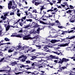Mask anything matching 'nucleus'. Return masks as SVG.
<instances>
[{"label": "nucleus", "instance_id": "obj_1", "mask_svg": "<svg viewBox=\"0 0 75 75\" xmlns=\"http://www.w3.org/2000/svg\"><path fill=\"white\" fill-rule=\"evenodd\" d=\"M4 16L2 15L1 17V18H2L3 20L1 21H0V23H6V24H9L8 19L7 18V17H6L7 16V13H4Z\"/></svg>", "mask_w": 75, "mask_h": 75}, {"label": "nucleus", "instance_id": "obj_2", "mask_svg": "<svg viewBox=\"0 0 75 75\" xmlns=\"http://www.w3.org/2000/svg\"><path fill=\"white\" fill-rule=\"evenodd\" d=\"M62 42H68V43H65V44L60 45H59L60 47H66V46H68V45L70 43V40H67V41H65L66 39H62Z\"/></svg>", "mask_w": 75, "mask_h": 75}, {"label": "nucleus", "instance_id": "obj_3", "mask_svg": "<svg viewBox=\"0 0 75 75\" xmlns=\"http://www.w3.org/2000/svg\"><path fill=\"white\" fill-rule=\"evenodd\" d=\"M69 18H70L69 21L70 23H74L75 21V15H72L71 14L69 17Z\"/></svg>", "mask_w": 75, "mask_h": 75}, {"label": "nucleus", "instance_id": "obj_4", "mask_svg": "<svg viewBox=\"0 0 75 75\" xmlns=\"http://www.w3.org/2000/svg\"><path fill=\"white\" fill-rule=\"evenodd\" d=\"M17 23V22H16V23H15L13 25H15L14 27H13V26L11 25H8L7 26L6 28V31H8V30L10 29V27H13V28H14V27H16V28H18V26H17V25L16 24Z\"/></svg>", "mask_w": 75, "mask_h": 75}, {"label": "nucleus", "instance_id": "obj_5", "mask_svg": "<svg viewBox=\"0 0 75 75\" xmlns=\"http://www.w3.org/2000/svg\"><path fill=\"white\" fill-rule=\"evenodd\" d=\"M40 28H38L37 30V31H34V30H32L30 31L29 33L30 34H35V33H38V34H40Z\"/></svg>", "mask_w": 75, "mask_h": 75}, {"label": "nucleus", "instance_id": "obj_6", "mask_svg": "<svg viewBox=\"0 0 75 75\" xmlns=\"http://www.w3.org/2000/svg\"><path fill=\"white\" fill-rule=\"evenodd\" d=\"M18 66L20 67V68H21V69L22 68V67L25 68L26 69H30V68H29V66H28V65L25 66L23 64H18Z\"/></svg>", "mask_w": 75, "mask_h": 75}, {"label": "nucleus", "instance_id": "obj_7", "mask_svg": "<svg viewBox=\"0 0 75 75\" xmlns=\"http://www.w3.org/2000/svg\"><path fill=\"white\" fill-rule=\"evenodd\" d=\"M63 32L62 33V35H64V34H65V33H74V32H73L74 31V30H70V31H69L68 32H67V31H63Z\"/></svg>", "mask_w": 75, "mask_h": 75}, {"label": "nucleus", "instance_id": "obj_8", "mask_svg": "<svg viewBox=\"0 0 75 75\" xmlns=\"http://www.w3.org/2000/svg\"><path fill=\"white\" fill-rule=\"evenodd\" d=\"M50 48V46L48 45H46L45 46L44 48L43 49L45 50H46V52H50V50L48 49V48Z\"/></svg>", "mask_w": 75, "mask_h": 75}, {"label": "nucleus", "instance_id": "obj_9", "mask_svg": "<svg viewBox=\"0 0 75 75\" xmlns=\"http://www.w3.org/2000/svg\"><path fill=\"white\" fill-rule=\"evenodd\" d=\"M30 27H31V25H30V24H29L27 25H25L24 26V28L29 30V29H30Z\"/></svg>", "mask_w": 75, "mask_h": 75}, {"label": "nucleus", "instance_id": "obj_10", "mask_svg": "<svg viewBox=\"0 0 75 75\" xmlns=\"http://www.w3.org/2000/svg\"><path fill=\"white\" fill-rule=\"evenodd\" d=\"M36 54H37L36 57H38V56H39L40 55H46V53L42 52H36Z\"/></svg>", "mask_w": 75, "mask_h": 75}, {"label": "nucleus", "instance_id": "obj_11", "mask_svg": "<svg viewBox=\"0 0 75 75\" xmlns=\"http://www.w3.org/2000/svg\"><path fill=\"white\" fill-rule=\"evenodd\" d=\"M59 40H52L50 41V42L54 44V43H55V42H59Z\"/></svg>", "mask_w": 75, "mask_h": 75}, {"label": "nucleus", "instance_id": "obj_12", "mask_svg": "<svg viewBox=\"0 0 75 75\" xmlns=\"http://www.w3.org/2000/svg\"><path fill=\"white\" fill-rule=\"evenodd\" d=\"M62 61L63 62H67L69 61L70 60L69 59H67L66 58H63L62 59Z\"/></svg>", "mask_w": 75, "mask_h": 75}, {"label": "nucleus", "instance_id": "obj_13", "mask_svg": "<svg viewBox=\"0 0 75 75\" xmlns=\"http://www.w3.org/2000/svg\"><path fill=\"white\" fill-rule=\"evenodd\" d=\"M12 6V1H10L9 2V3L8 4V9H10L11 8V6Z\"/></svg>", "mask_w": 75, "mask_h": 75}, {"label": "nucleus", "instance_id": "obj_14", "mask_svg": "<svg viewBox=\"0 0 75 75\" xmlns=\"http://www.w3.org/2000/svg\"><path fill=\"white\" fill-rule=\"evenodd\" d=\"M11 71L10 70H0V72H7V73H8V72H10Z\"/></svg>", "mask_w": 75, "mask_h": 75}, {"label": "nucleus", "instance_id": "obj_15", "mask_svg": "<svg viewBox=\"0 0 75 75\" xmlns=\"http://www.w3.org/2000/svg\"><path fill=\"white\" fill-rule=\"evenodd\" d=\"M59 52H52L54 53V54H57V55H59L60 54H62V53L60 52V51H59Z\"/></svg>", "mask_w": 75, "mask_h": 75}, {"label": "nucleus", "instance_id": "obj_16", "mask_svg": "<svg viewBox=\"0 0 75 75\" xmlns=\"http://www.w3.org/2000/svg\"><path fill=\"white\" fill-rule=\"evenodd\" d=\"M59 52H52L54 53V54H57V55H59L60 54H62V53L60 52V51H59Z\"/></svg>", "mask_w": 75, "mask_h": 75}, {"label": "nucleus", "instance_id": "obj_17", "mask_svg": "<svg viewBox=\"0 0 75 75\" xmlns=\"http://www.w3.org/2000/svg\"><path fill=\"white\" fill-rule=\"evenodd\" d=\"M4 41V40H2L1 41H0V46L3 45H5V44H6V43H1V42H3Z\"/></svg>", "mask_w": 75, "mask_h": 75}, {"label": "nucleus", "instance_id": "obj_18", "mask_svg": "<svg viewBox=\"0 0 75 75\" xmlns=\"http://www.w3.org/2000/svg\"><path fill=\"white\" fill-rule=\"evenodd\" d=\"M30 38L28 36H26L23 38V40H29Z\"/></svg>", "mask_w": 75, "mask_h": 75}, {"label": "nucleus", "instance_id": "obj_19", "mask_svg": "<svg viewBox=\"0 0 75 75\" xmlns=\"http://www.w3.org/2000/svg\"><path fill=\"white\" fill-rule=\"evenodd\" d=\"M2 30H3V29L2 28V27H1V25L0 24V35L2 34Z\"/></svg>", "mask_w": 75, "mask_h": 75}, {"label": "nucleus", "instance_id": "obj_20", "mask_svg": "<svg viewBox=\"0 0 75 75\" xmlns=\"http://www.w3.org/2000/svg\"><path fill=\"white\" fill-rule=\"evenodd\" d=\"M40 4H41V2H35V6H37Z\"/></svg>", "mask_w": 75, "mask_h": 75}, {"label": "nucleus", "instance_id": "obj_21", "mask_svg": "<svg viewBox=\"0 0 75 75\" xmlns=\"http://www.w3.org/2000/svg\"><path fill=\"white\" fill-rule=\"evenodd\" d=\"M75 38V36H73L71 38H69L68 37H67L66 39H70V40H72V39H73V38Z\"/></svg>", "mask_w": 75, "mask_h": 75}, {"label": "nucleus", "instance_id": "obj_22", "mask_svg": "<svg viewBox=\"0 0 75 75\" xmlns=\"http://www.w3.org/2000/svg\"><path fill=\"white\" fill-rule=\"evenodd\" d=\"M17 64V63L16 62H13L12 63H11V65L12 66H14L15 65H16Z\"/></svg>", "mask_w": 75, "mask_h": 75}, {"label": "nucleus", "instance_id": "obj_23", "mask_svg": "<svg viewBox=\"0 0 75 75\" xmlns=\"http://www.w3.org/2000/svg\"><path fill=\"white\" fill-rule=\"evenodd\" d=\"M28 17L31 18L32 17V14L30 13H28Z\"/></svg>", "mask_w": 75, "mask_h": 75}, {"label": "nucleus", "instance_id": "obj_24", "mask_svg": "<svg viewBox=\"0 0 75 75\" xmlns=\"http://www.w3.org/2000/svg\"><path fill=\"white\" fill-rule=\"evenodd\" d=\"M70 49H71V47H67L66 48V50L67 51H71V52H72L73 51H74V49H73V50H71Z\"/></svg>", "mask_w": 75, "mask_h": 75}, {"label": "nucleus", "instance_id": "obj_25", "mask_svg": "<svg viewBox=\"0 0 75 75\" xmlns=\"http://www.w3.org/2000/svg\"><path fill=\"white\" fill-rule=\"evenodd\" d=\"M11 36L12 37H18V36L17 35V33H14L13 35H11Z\"/></svg>", "mask_w": 75, "mask_h": 75}, {"label": "nucleus", "instance_id": "obj_26", "mask_svg": "<svg viewBox=\"0 0 75 75\" xmlns=\"http://www.w3.org/2000/svg\"><path fill=\"white\" fill-rule=\"evenodd\" d=\"M20 45H21V43H19L18 48H17V47L16 48V49H17V50H20V48H21V46Z\"/></svg>", "mask_w": 75, "mask_h": 75}, {"label": "nucleus", "instance_id": "obj_27", "mask_svg": "<svg viewBox=\"0 0 75 75\" xmlns=\"http://www.w3.org/2000/svg\"><path fill=\"white\" fill-rule=\"evenodd\" d=\"M8 49V47H6V48H5L4 50H3V48H2L1 49V50H2V51H7V50Z\"/></svg>", "mask_w": 75, "mask_h": 75}, {"label": "nucleus", "instance_id": "obj_28", "mask_svg": "<svg viewBox=\"0 0 75 75\" xmlns=\"http://www.w3.org/2000/svg\"><path fill=\"white\" fill-rule=\"evenodd\" d=\"M48 58H52V59H54V56L52 55H51L50 57H47Z\"/></svg>", "mask_w": 75, "mask_h": 75}, {"label": "nucleus", "instance_id": "obj_29", "mask_svg": "<svg viewBox=\"0 0 75 75\" xmlns=\"http://www.w3.org/2000/svg\"><path fill=\"white\" fill-rule=\"evenodd\" d=\"M40 7H41L40 8V11H42V10H43V9H45V8L44 7V6H41Z\"/></svg>", "mask_w": 75, "mask_h": 75}, {"label": "nucleus", "instance_id": "obj_30", "mask_svg": "<svg viewBox=\"0 0 75 75\" xmlns=\"http://www.w3.org/2000/svg\"><path fill=\"white\" fill-rule=\"evenodd\" d=\"M60 59V60L58 62V63H59V64H62V63H63L62 60H61V59Z\"/></svg>", "mask_w": 75, "mask_h": 75}, {"label": "nucleus", "instance_id": "obj_31", "mask_svg": "<svg viewBox=\"0 0 75 75\" xmlns=\"http://www.w3.org/2000/svg\"><path fill=\"white\" fill-rule=\"evenodd\" d=\"M38 74V72L37 71H35L33 73H32V74H34V75H36V74Z\"/></svg>", "mask_w": 75, "mask_h": 75}, {"label": "nucleus", "instance_id": "obj_32", "mask_svg": "<svg viewBox=\"0 0 75 75\" xmlns=\"http://www.w3.org/2000/svg\"><path fill=\"white\" fill-rule=\"evenodd\" d=\"M39 21L40 22V23H41V24H46L44 22L42 21Z\"/></svg>", "mask_w": 75, "mask_h": 75}, {"label": "nucleus", "instance_id": "obj_33", "mask_svg": "<svg viewBox=\"0 0 75 75\" xmlns=\"http://www.w3.org/2000/svg\"><path fill=\"white\" fill-rule=\"evenodd\" d=\"M52 30L53 31L52 33H55L57 32V31H56L54 29H52Z\"/></svg>", "mask_w": 75, "mask_h": 75}, {"label": "nucleus", "instance_id": "obj_34", "mask_svg": "<svg viewBox=\"0 0 75 75\" xmlns=\"http://www.w3.org/2000/svg\"><path fill=\"white\" fill-rule=\"evenodd\" d=\"M63 4H64L67 7H69V6H68V5L67 4V2H64L63 3Z\"/></svg>", "mask_w": 75, "mask_h": 75}, {"label": "nucleus", "instance_id": "obj_35", "mask_svg": "<svg viewBox=\"0 0 75 75\" xmlns=\"http://www.w3.org/2000/svg\"><path fill=\"white\" fill-rule=\"evenodd\" d=\"M21 21V22H22H22H23V21H24V20H23V19H19L17 22H19V21Z\"/></svg>", "mask_w": 75, "mask_h": 75}, {"label": "nucleus", "instance_id": "obj_36", "mask_svg": "<svg viewBox=\"0 0 75 75\" xmlns=\"http://www.w3.org/2000/svg\"><path fill=\"white\" fill-rule=\"evenodd\" d=\"M37 65L36 62H34L33 64H32V66H35Z\"/></svg>", "mask_w": 75, "mask_h": 75}, {"label": "nucleus", "instance_id": "obj_37", "mask_svg": "<svg viewBox=\"0 0 75 75\" xmlns=\"http://www.w3.org/2000/svg\"><path fill=\"white\" fill-rule=\"evenodd\" d=\"M25 48H27V46H23L22 48V50H24Z\"/></svg>", "mask_w": 75, "mask_h": 75}, {"label": "nucleus", "instance_id": "obj_38", "mask_svg": "<svg viewBox=\"0 0 75 75\" xmlns=\"http://www.w3.org/2000/svg\"><path fill=\"white\" fill-rule=\"evenodd\" d=\"M13 51V50H8V52H12Z\"/></svg>", "mask_w": 75, "mask_h": 75}, {"label": "nucleus", "instance_id": "obj_39", "mask_svg": "<svg viewBox=\"0 0 75 75\" xmlns=\"http://www.w3.org/2000/svg\"><path fill=\"white\" fill-rule=\"evenodd\" d=\"M55 23H56V24H58L60 25V23H59V22L58 20L56 21V22H55Z\"/></svg>", "mask_w": 75, "mask_h": 75}, {"label": "nucleus", "instance_id": "obj_40", "mask_svg": "<svg viewBox=\"0 0 75 75\" xmlns=\"http://www.w3.org/2000/svg\"><path fill=\"white\" fill-rule=\"evenodd\" d=\"M4 40L5 41H9V39L7 38H5Z\"/></svg>", "mask_w": 75, "mask_h": 75}, {"label": "nucleus", "instance_id": "obj_41", "mask_svg": "<svg viewBox=\"0 0 75 75\" xmlns=\"http://www.w3.org/2000/svg\"><path fill=\"white\" fill-rule=\"evenodd\" d=\"M26 64H30V60H28L25 61Z\"/></svg>", "mask_w": 75, "mask_h": 75}, {"label": "nucleus", "instance_id": "obj_42", "mask_svg": "<svg viewBox=\"0 0 75 75\" xmlns=\"http://www.w3.org/2000/svg\"><path fill=\"white\" fill-rule=\"evenodd\" d=\"M61 68L62 69H65L67 68V66H66V67H62Z\"/></svg>", "mask_w": 75, "mask_h": 75}, {"label": "nucleus", "instance_id": "obj_43", "mask_svg": "<svg viewBox=\"0 0 75 75\" xmlns=\"http://www.w3.org/2000/svg\"><path fill=\"white\" fill-rule=\"evenodd\" d=\"M39 58H41V60H40L39 61H38V62H39L40 64V63H41V62H42V58H43V57H39Z\"/></svg>", "mask_w": 75, "mask_h": 75}, {"label": "nucleus", "instance_id": "obj_44", "mask_svg": "<svg viewBox=\"0 0 75 75\" xmlns=\"http://www.w3.org/2000/svg\"><path fill=\"white\" fill-rule=\"evenodd\" d=\"M54 10L52 9H50L47 11V12H49V11H54Z\"/></svg>", "mask_w": 75, "mask_h": 75}, {"label": "nucleus", "instance_id": "obj_45", "mask_svg": "<svg viewBox=\"0 0 75 75\" xmlns=\"http://www.w3.org/2000/svg\"><path fill=\"white\" fill-rule=\"evenodd\" d=\"M18 54V52H15L14 54H13V55H17V54Z\"/></svg>", "mask_w": 75, "mask_h": 75}, {"label": "nucleus", "instance_id": "obj_46", "mask_svg": "<svg viewBox=\"0 0 75 75\" xmlns=\"http://www.w3.org/2000/svg\"><path fill=\"white\" fill-rule=\"evenodd\" d=\"M70 7L71 8V9H73V8H74V6L72 5H70Z\"/></svg>", "mask_w": 75, "mask_h": 75}, {"label": "nucleus", "instance_id": "obj_47", "mask_svg": "<svg viewBox=\"0 0 75 75\" xmlns=\"http://www.w3.org/2000/svg\"><path fill=\"white\" fill-rule=\"evenodd\" d=\"M21 61H22V62H25V60L24 59H22L21 60Z\"/></svg>", "mask_w": 75, "mask_h": 75}, {"label": "nucleus", "instance_id": "obj_48", "mask_svg": "<svg viewBox=\"0 0 75 75\" xmlns=\"http://www.w3.org/2000/svg\"><path fill=\"white\" fill-rule=\"evenodd\" d=\"M59 59V58H58V56H54V59Z\"/></svg>", "mask_w": 75, "mask_h": 75}, {"label": "nucleus", "instance_id": "obj_49", "mask_svg": "<svg viewBox=\"0 0 75 75\" xmlns=\"http://www.w3.org/2000/svg\"><path fill=\"white\" fill-rule=\"evenodd\" d=\"M22 36H23V34H21L18 36V37H20V38H22Z\"/></svg>", "mask_w": 75, "mask_h": 75}, {"label": "nucleus", "instance_id": "obj_50", "mask_svg": "<svg viewBox=\"0 0 75 75\" xmlns=\"http://www.w3.org/2000/svg\"><path fill=\"white\" fill-rule=\"evenodd\" d=\"M71 13V10H69L68 11H67V13Z\"/></svg>", "mask_w": 75, "mask_h": 75}, {"label": "nucleus", "instance_id": "obj_51", "mask_svg": "<svg viewBox=\"0 0 75 75\" xmlns=\"http://www.w3.org/2000/svg\"><path fill=\"white\" fill-rule=\"evenodd\" d=\"M25 8H28V7H23V8H21L20 9H21V10H23V9H25Z\"/></svg>", "mask_w": 75, "mask_h": 75}, {"label": "nucleus", "instance_id": "obj_52", "mask_svg": "<svg viewBox=\"0 0 75 75\" xmlns=\"http://www.w3.org/2000/svg\"><path fill=\"white\" fill-rule=\"evenodd\" d=\"M38 38V36H35V37H33V38H34L35 39H37Z\"/></svg>", "mask_w": 75, "mask_h": 75}, {"label": "nucleus", "instance_id": "obj_53", "mask_svg": "<svg viewBox=\"0 0 75 75\" xmlns=\"http://www.w3.org/2000/svg\"><path fill=\"white\" fill-rule=\"evenodd\" d=\"M10 15L12 16V15H14V12H12L10 13Z\"/></svg>", "mask_w": 75, "mask_h": 75}, {"label": "nucleus", "instance_id": "obj_54", "mask_svg": "<svg viewBox=\"0 0 75 75\" xmlns=\"http://www.w3.org/2000/svg\"><path fill=\"white\" fill-rule=\"evenodd\" d=\"M19 59L18 58H16V59H17V60H20V58H22V56H20L19 57Z\"/></svg>", "mask_w": 75, "mask_h": 75}, {"label": "nucleus", "instance_id": "obj_55", "mask_svg": "<svg viewBox=\"0 0 75 75\" xmlns=\"http://www.w3.org/2000/svg\"><path fill=\"white\" fill-rule=\"evenodd\" d=\"M62 0H57L58 2H57V4L58 3H61V1Z\"/></svg>", "mask_w": 75, "mask_h": 75}, {"label": "nucleus", "instance_id": "obj_56", "mask_svg": "<svg viewBox=\"0 0 75 75\" xmlns=\"http://www.w3.org/2000/svg\"><path fill=\"white\" fill-rule=\"evenodd\" d=\"M20 15H21V13H17V16H18V17H20Z\"/></svg>", "mask_w": 75, "mask_h": 75}, {"label": "nucleus", "instance_id": "obj_57", "mask_svg": "<svg viewBox=\"0 0 75 75\" xmlns=\"http://www.w3.org/2000/svg\"><path fill=\"white\" fill-rule=\"evenodd\" d=\"M22 1L24 2H25V4H27V2L26 1H25V0H22Z\"/></svg>", "mask_w": 75, "mask_h": 75}, {"label": "nucleus", "instance_id": "obj_58", "mask_svg": "<svg viewBox=\"0 0 75 75\" xmlns=\"http://www.w3.org/2000/svg\"><path fill=\"white\" fill-rule=\"evenodd\" d=\"M50 25H52V26H53V25H55V23H50Z\"/></svg>", "mask_w": 75, "mask_h": 75}, {"label": "nucleus", "instance_id": "obj_59", "mask_svg": "<svg viewBox=\"0 0 75 75\" xmlns=\"http://www.w3.org/2000/svg\"><path fill=\"white\" fill-rule=\"evenodd\" d=\"M23 58L25 60L27 58V57L26 56H24L23 57Z\"/></svg>", "mask_w": 75, "mask_h": 75}, {"label": "nucleus", "instance_id": "obj_60", "mask_svg": "<svg viewBox=\"0 0 75 75\" xmlns=\"http://www.w3.org/2000/svg\"><path fill=\"white\" fill-rule=\"evenodd\" d=\"M38 58V57H37V56H33L32 57V59H35V58Z\"/></svg>", "mask_w": 75, "mask_h": 75}, {"label": "nucleus", "instance_id": "obj_61", "mask_svg": "<svg viewBox=\"0 0 75 75\" xmlns=\"http://www.w3.org/2000/svg\"><path fill=\"white\" fill-rule=\"evenodd\" d=\"M8 57H9V58H13L14 59V58H13V57H12V55H11V56H8Z\"/></svg>", "mask_w": 75, "mask_h": 75}, {"label": "nucleus", "instance_id": "obj_62", "mask_svg": "<svg viewBox=\"0 0 75 75\" xmlns=\"http://www.w3.org/2000/svg\"><path fill=\"white\" fill-rule=\"evenodd\" d=\"M58 27L59 28H63V27L61 26H58Z\"/></svg>", "mask_w": 75, "mask_h": 75}, {"label": "nucleus", "instance_id": "obj_63", "mask_svg": "<svg viewBox=\"0 0 75 75\" xmlns=\"http://www.w3.org/2000/svg\"><path fill=\"white\" fill-rule=\"evenodd\" d=\"M3 25H4V27H5L6 28V27L7 26V24H3Z\"/></svg>", "mask_w": 75, "mask_h": 75}, {"label": "nucleus", "instance_id": "obj_64", "mask_svg": "<svg viewBox=\"0 0 75 75\" xmlns=\"http://www.w3.org/2000/svg\"><path fill=\"white\" fill-rule=\"evenodd\" d=\"M19 24L20 25H21V26H23V23H19Z\"/></svg>", "mask_w": 75, "mask_h": 75}]
</instances>
